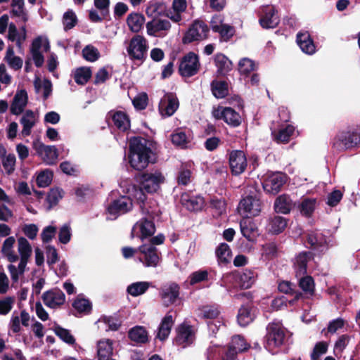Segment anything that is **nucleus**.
Wrapping results in <instances>:
<instances>
[{
  "label": "nucleus",
  "instance_id": "nucleus-11",
  "mask_svg": "<svg viewBox=\"0 0 360 360\" xmlns=\"http://www.w3.org/2000/svg\"><path fill=\"white\" fill-rule=\"evenodd\" d=\"M146 39L141 35H134L129 41L127 51L131 60L143 61L147 56Z\"/></svg>",
  "mask_w": 360,
  "mask_h": 360
},
{
  "label": "nucleus",
  "instance_id": "nucleus-63",
  "mask_svg": "<svg viewBox=\"0 0 360 360\" xmlns=\"http://www.w3.org/2000/svg\"><path fill=\"white\" fill-rule=\"evenodd\" d=\"M328 347V344L325 341L316 342L311 354V359L319 360L321 355L327 352Z\"/></svg>",
  "mask_w": 360,
  "mask_h": 360
},
{
  "label": "nucleus",
  "instance_id": "nucleus-49",
  "mask_svg": "<svg viewBox=\"0 0 360 360\" xmlns=\"http://www.w3.org/2000/svg\"><path fill=\"white\" fill-rule=\"evenodd\" d=\"M150 286L149 283L141 281L133 283L127 287V292L134 296L136 297L145 293Z\"/></svg>",
  "mask_w": 360,
  "mask_h": 360
},
{
  "label": "nucleus",
  "instance_id": "nucleus-29",
  "mask_svg": "<svg viewBox=\"0 0 360 360\" xmlns=\"http://www.w3.org/2000/svg\"><path fill=\"white\" fill-rule=\"evenodd\" d=\"M214 63L217 68V74L221 76H225L233 68L232 62L226 56L221 53H217L214 56Z\"/></svg>",
  "mask_w": 360,
  "mask_h": 360
},
{
  "label": "nucleus",
  "instance_id": "nucleus-22",
  "mask_svg": "<svg viewBox=\"0 0 360 360\" xmlns=\"http://www.w3.org/2000/svg\"><path fill=\"white\" fill-rule=\"evenodd\" d=\"M296 286L290 281H281L279 283L278 289L281 292L293 296L291 300H288V303L290 306H293L300 300H304L306 297L304 295L297 290Z\"/></svg>",
  "mask_w": 360,
  "mask_h": 360
},
{
  "label": "nucleus",
  "instance_id": "nucleus-57",
  "mask_svg": "<svg viewBox=\"0 0 360 360\" xmlns=\"http://www.w3.org/2000/svg\"><path fill=\"white\" fill-rule=\"evenodd\" d=\"M219 310L214 306H203L200 309L198 316L203 319H214L219 316Z\"/></svg>",
  "mask_w": 360,
  "mask_h": 360
},
{
  "label": "nucleus",
  "instance_id": "nucleus-53",
  "mask_svg": "<svg viewBox=\"0 0 360 360\" xmlns=\"http://www.w3.org/2000/svg\"><path fill=\"white\" fill-rule=\"evenodd\" d=\"M72 307L79 312L89 314L92 309L90 301L85 298L77 297L72 303Z\"/></svg>",
  "mask_w": 360,
  "mask_h": 360
},
{
  "label": "nucleus",
  "instance_id": "nucleus-48",
  "mask_svg": "<svg viewBox=\"0 0 360 360\" xmlns=\"http://www.w3.org/2000/svg\"><path fill=\"white\" fill-rule=\"evenodd\" d=\"M192 172L188 168L187 165H181L176 176L178 185L187 186L191 181Z\"/></svg>",
  "mask_w": 360,
  "mask_h": 360
},
{
  "label": "nucleus",
  "instance_id": "nucleus-12",
  "mask_svg": "<svg viewBox=\"0 0 360 360\" xmlns=\"http://www.w3.org/2000/svg\"><path fill=\"white\" fill-rule=\"evenodd\" d=\"M200 67L198 56L191 51L181 58L179 66V73L181 77H191L198 72Z\"/></svg>",
  "mask_w": 360,
  "mask_h": 360
},
{
  "label": "nucleus",
  "instance_id": "nucleus-7",
  "mask_svg": "<svg viewBox=\"0 0 360 360\" xmlns=\"http://www.w3.org/2000/svg\"><path fill=\"white\" fill-rule=\"evenodd\" d=\"M165 181L164 175L159 171L154 173L144 172L141 175L139 186L134 187V193L141 191L145 194L154 193L160 188V185Z\"/></svg>",
  "mask_w": 360,
  "mask_h": 360
},
{
  "label": "nucleus",
  "instance_id": "nucleus-56",
  "mask_svg": "<svg viewBox=\"0 0 360 360\" xmlns=\"http://www.w3.org/2000/svg\"><path fill=\"white\" fill-rule=\"evenodd\" d=\"M349 340L350 337L347 334L342 335L338 338L335 343L333 349V353L335 356H341L344 349L349 344Z\"/></svg>",
  "mask_w": 360,
  "mask_h": 360
},
{
  "label": "nucleus",
  "instance_id": "nucleus-27",
  "mask_svg": "<svg viewBox=\"0 0 360 360\" xmlns=\"http://www.w3.org/2000/svg\"><path fill=\"white\" fill-rule=\"evenodd\" d=\"M174 325L172 315L168 312L162 319L156 335V338L160 341L167 340L171 333L172 328Z\"/></svg>",
  "mask_w": 360,
  "mask_h": 360
},
{
  "label": "nucleus",
  "instance_id": "nucleus-58",
  "mask_svg": "<svg viewBox=\"0 0 360 360\" xmlns=\"http://www.w3.org/2000/svg\"><path fill=\"white\" fill-rule=\"evenodd\" d=\"M77 18L75 12L68 10L63 14V24L65 31L72 29L77 23Z\"/></svg>",
  "mask_w": 360,
  "mask_h": 360
},
{
  "label": "nucleus",
  "instance_id": "nucleus-51",
  "mask_svg": "<svg viewBox=\"0 0 360 360\" xmlns=\"http://www.w3.org/2000/svg\"><path fill=\"white\" fill-rule=\"evenodd\" d=\"M299 286L306 293L313 295L314 294V281L311 276L304 275V276H298Z\"/></svg>",
  "mask_w": 360,
  "mask_h": 360
},
{
  "label": "nucleus",
  "instance_id": "nucleus-8",
  "mask_svg": "<svg viewBox=\"0 0 360 360\" xmlns=\"http://www.w3.org/2000/svg\"><path fill=\"white\" fill-rule=\"evenodd\" d=\"M210 28L202 20H195L189 26L182 37L184 44H189L194 41H200L207 39Z\"/></svg>",
  "mask_w": 360,
  "mask_h": 360
},
{
  "label": "nucleus",
  "instance_id": "nucleus-5",
  "mask_svg": "<svg viewBox=\"0 0 360 360\" xmlns=\"http://www.w3.org/2000/svg\"><path fill=\"white\" fill-rule=\"evenodd\" d=\"M235 297L243 301V304L238 309L237 321L240 326L245 327L255 319L257 308L254 306L253 296L250 292L236 294Z\"/></svg>",
  "mask_w": 360,
  "mask_h": 360
},
{
  "label": "nucleus",
  "instance_id": "nucleus-33",
  "mask_svg": "<svg viewBox=\"0 0 360 360\" xmlns=\"http://www.w3.org/2000/svg\"><path fill=\"white\" fill-rule=\"evenodd\" d=\"M310 252H302L295 257L294 268L296 277L304 276L307 273V264L309 259Z\"/></svg>",
  "mask_w": 360,
  "mask_h": 360
},
{
  "label": "nucleus",
  "instance_id": "nucleus-39",
  "mask_svg": "<svg viewBox=\"0 0 360 360\" xmlns=\"http://www.w3.org/2000/svg\"><path fill=\"white\" fill-rule=\"evenodd\" d=\"M316 204L315 198H304L297 205V209L302 216L309 218L315 210Z\"/></svg>",
  "mask_w": 360,
  "mask_h": 360
},
{
  "label": "nucleus",
  "instance_id": "nucleus-45",
  "mask_svg": "<svg viewBox=\"0 0 360 360\" xmlns=\"http://www.w3.org/2000/svg\"><path fill=\"white\" fill-rule=\"evenodd\" d=\"M212 31L220 34L224 41H229L235 33L234 27L227 24L212 25Z\"/></svg>",
  "mask_w": 360,
  "mask_h": 360
},
{
  "label": "nucleus",
  "instance_id": "nucleus-37",
  "mask_svg": "<svg viewBox=\"0 0 360 360\" xmlns=\"http://www.w3.org/2000/svg\"><path fill=\"white\" fill-rule=\"evenodd\" d=\"M257 277V274L254 269H245L243 272L240 274L239 281L240 286L243 289H248L252 287L255 283Z\"/></svg>",
  "mask_w": 360,
  "mask_h": 360
},
{
  "label": "nucleus",
  "instance_id": "nucleus-34",
  "mask_svg": "<svg viewBox=\"0 0 360 360\" xmlns=\"http://www.w3.org/2000/svg\"><path fill=\"white\" fill-rule=\"evenodd\" d=\"M288 219L281 216H274L269 220L268 231L272 234H279L286 228Z\"/></svg>",
  "mask_w": 360,
  "mask_h": 360
},
{
  "label": "nucleus",
  "instance_id": "nucleus-23",
  "mask_svg": "<svg viewBox=\"0 0 360 360\" xmlns=\"http://www.w3.org/2000/svg\"><path fill=\"white\" fill-rule=\"evenodd\" d=\"M296 207L295 202L288 194H282L278 195L274 204V209L276 213L287 214Z\"/></svg>",
  "mask_w": 360,
  "mask_h": 360
},
{
  "label": "nucleus",
  "instance_id": "nucleus-52",
  "mask_svg": "<svg viewBox=\"0 0 360 360\" xmlns=\"http://www.w3.org/2000/svg\"><path fill=\"white\" fill-rule=\"evenodd\" d=\"M41 156L44 162L49 165H55L58 157V149L55 146H48Z\"/></svg>",
  "mask_w": 360,
  "mask_h": 360
},
{
  "label": "nucleus",
  "instance_id": "nucleus-41",
  "mask_svg": "<svg viewBox=\"0 0 360 360\" xmlns=\"http://www.w3.org/2000/svg\"><path fill=\"white\" fill-rule=\"evenodd\" d=\"M227 346L235 350L238 354L246 352L250 347V344L245 341L244 337L240 335L233 336Z\"/></svg>",
  "mask_w": 360,
  "mask_h": 360
},
{
  "label": "nucleus",
  "instance_id": "nucleus-6",
  "mask_svg": "<svg viewBox=\"0 0 360 360\" xmlns=\"http://www.w3.org/2000/svg\"><path fill=\"white\" fill-rule=\"evenodd\" d=\"M134 198L139 206L140 211L145 218L159 219L162 214L160 207L156 200L148 198L141 191L134 193Z\"/></svg>",
  "mask_w": 360,
  "mask_h": 360
},
{
  "label": "nucleus",
  "instance_id": "nucleus-64",
  "mask_svg": "<svg viewBox=\"0 0 360 360\" xmlns=\"http://www.w3.org/2000/svg\"><path fill=\"white\" fill-rule=\"evenodd\" d=\"M210 203V207L214 210V216L219 217L226 212V204L224 200L214 198Z\"/></svg>",
  "mask_w": 360,
  "mask_h": 360
},
{
  "label": "nucleus",
  "instance_id": "nucleus-3",
  "mask_svg": "<svg viewBox=\"0 0 360 360\" xmlns=\"http://www.w3.org/2000/svg\"><path fill=\"white\" fill-rule=\"evenodd\" d=\"M360 146V126H349L339 131L332 140V147L338 150H346Z\"/></svg>",
  "mask_w": 360,
  "mask_h": 360
},
{
  "label": "nucleus",
  "instance_id": "nucleus-32",
  "mask_svg": "<svg viewBox=\"0 0 360 360\" xmlns=\"http://www.w3.org/2000/svg\"><path fill=\"white\" fill-rule=\"evenodd\" d=\"M128 338L136 344H146L148 342V333L145 327L136 326L128 332Z\"/></svg>",
  "mask_w": 360,
  "mask_h": 360
},
{
  "label": "nucleus",
  "instance_id": "nucleus-17",
  "mask_svg": "<svg viewBox=\"0 0 360 360\" xmlns=\"http://www.w3.org/2000/svg\"><path fill=\"white\" fill-rule=\"evenodd\" d=\"M139 252L143 255L139 260L143 263L146 266H157L159 262L158 250L155 246L143 244L139 247Z\"/></svg>",
  "mask_w": 360,
  "mask_h": 360
},
{
  "label": "nucleus",
  "instance_id": "nucleus-46",
  "mask_svg": "<svg viewBox=\"0 0 360 360\" xmlns=\"http://www.w3.org/2000/svg\"><path fill=\"white\" fill-rule=\"evenodd\" d=\"M216 255L219 262L227 264L230 262L231 250L226 243H221L216 249Z\"/></svg>",
  "mask_w": 360,
  "mask_h": 360
},
{
  "label": "nucleus",
  "instance_id": "nucleus-55",
  "mask_svg": "<svg viewBox=\"0 0 360 360\" xmlns=\"http://www.w3.org/2000/svg\"><path fill=\"white\" fill-rule=\"evenodd\" d=\"M18 243L20 258L29 259L32 255V247L28 240L24 237H20L18 239Z\"/></svg>",
  "mask_w": 360,
  "mask_h": 360
},
{
  "label": "nucleus",
  "instance_id": "nucleus-62",
  "mask_svg": "<svg viewBox=\"0 0 360 360\" xmlns=\"http://www.w3.org/2000/svg\"><path fill=\"white\" fill-rule=\"evenodd\" d=\"M171 141L173 144L181 148L186 147L188 143V137L186 133L183 131L178 130L171 134Z\"/></svg>",
  "mask_w": 360,
  "mask_h": 360
},
{
  "label": "nucleus",
  "instance_id": "nucleus-44",
  "mask_svg": "<svg viewBox=\"0 0 360 360\" xmlns=\"http://www.w3.org/2000/svg\"><path fill=\"white\" fill-rule=\"evenodd\" d=\"M92 76V72L89 67H80L77 68L74 75L75 82L77 84L84 85Z\"/></svg>",
  "mask_w": 360,
  "mask_h": 360
},
{
  "label": "nucleus",
  "instance_id": "nucleus-59",
  "mask_svg": "<svg viewBox=\"0 0 360 360\" xmlns=\"http://www.w3.org/2000/svg\"><path fill=\"white\" fill-rule=\"evenodd\" d=\"M62 190L58 188H51L46 195V201L49 203L48 210H50L53 206L56 205L60 198Z\"/></svg>",
  "mask_w": 360,
  "mask_h": 360
},
{
  "label": "nucleus",
  "instance_id": "nucleus-10",
  "mask_svg": "<svg viewBox=\"0 0 360 360\" xmlns=\"http://www.w3.org/2000/svg\"><path fill=\"white\" fill-rule=\"evenodd\" d=\"M307 248L318 255H323L328 250L327 236L318 229L308 231L305 235Z\"/></svg>",
  "mask_w": 360,
  "mask_h": 360
},
{
  "label": "nucleus",
  "instance_id": "nucleus-36",
  "mask_svg": "<svg viewBox=\"0 0 360 360\" xmlns=\"http://www.w3.org/2000/svg\"><path fill=\"white\" fill-rule=\"evenodd\" d=\"M171 27V23L168 20H158L148 22L146 23L147 33L148 35L154 36L155 33L162 31L169 30Z\"/></svg>",
  "mask_w": 360,
  "mask_h": 360
},
{
  "label": "nucleus",
  "instance_id": "nucleus-30",
  "mask_svg": "<svg viewBox=\"0 0 360 360\" xmlns=\"http://www.w3.org/2000/svg\"><path fill=\"white\" fill-rule=\"evenodd\" d=\"M297 43L304 53L309 55L315 53L316 46L309 32L298 33Z\"/></svg>",
  "mask_w": 360,
  "mask_h": 360
},
{
  "label": "nucleus",
  "instance_id": "nucleus-21",
  "mask_svg": "<svg viewBox=\"0 0 360 360\" xmlns=\"http://www.w3.org/2000/svg\"><path fill=\"white\" fill-rule=\"evenodd\" d=\"M276 13L277 11L274 6H266L264 9V15L259 18L260 25L264 29L277 27L280 20Z\"/></svg>",
  "mask_w": 360,
  "mask_h": 360
},
{
  "label": "nucleus",
  "instance_id": "nucleus-4",
  "mask_svg": "<svg viewBox=\"0 0 360 360\" xmlns=\"http://www.w3.org/2000/svg\"><path fill=\"white\" fill-rule=\"evenodd\" d=\"M266 330L264 346L269 352L276 354L286 341L285 330L281 323L271 322L266 326Z\"/></svg>",
  "mask_w": 360,
  "mask_h": 360
},
{
  "label": "nucleus",
  "instance_id": "nucleus-61",
  "mask_svg": "<svg viewBox=\"0 0 360 360\" xmlns=\"http://www.w3.org/2000/svg\"><path fill=\"white\" fill-rule=\"evenodd\" d=\"M255 64L253 60L243 58L238 63V71L241 75H248L255 70Z\"/></svg>",
  "mask_w": 360,
  "mask_h": 360
},
{
  "label": "nucleus",
  "instance_id": "nucleus-13",
  "mask_svg": "<svg viewBox=\"0 0 360 360\" xmlns=\"http://www.w3.org/2000/svg\"><path fill=\"white\" fill-rule=\"evenodd\" d=\"M132 209L133 201L131 198L127 195H122L109 203L107 207V212L115 219L120 215L130 212Z\"/></svg>",
  "mask_w": 360,
  "mask_h": 360
},
{
  "label": "nucleus",
  "instance_id": "nucleus-54",
  "mask_svg": "<svg viewBox=\"0 0 360 360\" xmlns=\"http://www.w3.org/2000/svg\"><path fill=\"white\" fill-rule=\"evenodd\" d=\"M53 173L50 169L41 171L37 176L36 181L39 188H44L49 186L53 179Z\"/></svg>",
  "mask_w": 360,
  "mask_h": 360
},
{
  "label": "nucleus",
  "instance_id": "nucleus-50",
  "mask_svg": "<svg viewBox=\"0 0 360 360\" xmlns=\"http://www.w3.org/2000/svg\"><path fill=\"white\" fill-rule=\"evenodd\" d=\"M55 334L65 343L72 345L75 343V338L70 333V330L61 327L59 325H56L53 328Z\"/></svg>",
  "mask_w": 360,
  "mask_h": 360
},
{
  "label": "nucleus",
  "instance_id": "nucleus-42",
  "mask_svg": "<svg viewBox=\"0 0 360 360\" xmlns=\"http://www.w3.org/2000/svg\"><path fill=\"white\" fill-rule=\"evenodd\" d=\"M294 133V127L290 124L280 129L278 131H273L274 140L278 143H286L290 141L291 136Z\"/></svg>",
  "mask_w": 360,
  "mask_h": 360
},
{
  "label": "nucleus",
  "instance_id": "nucleus-35",
  "mask_svg": "<svg viewBox=\"0 0 360 360\" xmlns=\"http://www.w3.org/2000/svg\"><path fill=\"white\" fill-rule=\"evenodd\" d=\"M221 117L230 127H237L241 124L240 114L231 107H225L222 109Z\"/></svg>",
  "mask_w": 360,
  "mask_h": 360
},
{
  "label": "nucleus",
  "instance_id": "nucleus-16",
  "mask_svg": "<svg viewBox=\"0 0 360 360\" xmlns=\"http://www.w3.org/2000/svg\"><path fill=\"white\" fill-rule=\"evenodd\" d=\"M41 298L44 304L51 309L59 307L65 302L64 292L58 288H54L44 292Z\"/></svg>",
  "mask_w": 360,
  "mask_h": 360
},
{
  "label": "nucleus",
  "instance_id": "nucleus-24",
  "mask_svg": "<svg viewBox=\"0 0 360 360\" xmlns=\"http://www.w3.org/2000/svg\"><path fill=\"white\" fill-rule=\"evenodd\" d=\"M28 102V96L25 89L18 91L13 97L10 110L11 114L18 115L21 114Z\"/></svg>",
  "mask_w": 360,
  "mask_h": 360
},
{
  "label": "nucleus",
  "instance_id": "nucleus-9",
  "mask_svg": "<svg viewBox=\"0 0 360 360\" xmlns=\"http://www.w3.org/2000/svg\"><path fill=\"white\" fill-rule=\"evenodd\" d=\"M288 176L283 172H268L262 177V187L266 193L276 195L287 182Z\"/></svg>",
  "mask_w": 360,
  "mask_h": 360
},
{
  "label": "nucleus",
  "instance_id": "nucleus-1",
  "mask_svg": "<svg viewBox=\"0 0 360 360\" xmlns=\"http://www.w3.org/2000/svg\"><path fill=\"white\" fill-rule=\"evenodd\" d=\"M157 143L141 136H133L129 143V162L137 170L145 169L150 164L158 160Z\"/></svg>",
  "mask_w": 360,
  "mask_h": 360
},
{
  "label": "nucleus",
  "instance_id": "nucleus-31",
  "mask_svg": "<svg viewBox=\"0 0 360 360\" xmlns=\"http://www.w3.org/2000/svg\"><path fill=\"white\" fill-rule=\"evenodd\" d=\"M146 13L148 16L153 18L162 15L168 16L166 4L158 0H151L148 2Z\"/></svg>",
  "mask_w": 360,
  "mask_h": 360
},
{
  "label": "nucleus",
  "instance_id": "nucleus-28",
  "mask_svg": "<svg viewBox=\"0 0 360 360\" xmlns=\"http://www.w3.org/2000/svg\"><path fill=\"white\" fill-rule=\"evenodd\" d=\"M180 287L176 283H172L165 288H163L161 292V297L164 304L168 307L175 302L179 296Z\"/></svg>",
  "mask_w": 360,
  "mask_h": 360
},
{
  "label": "nucleus",
  "instance_id": "nucleus-38",
  "mask_svg": "<svg viewBox=\"0 0 360 360\" xmlns=\"http://www.w3.org/2000/svg\"><path fill=\"white\" fill-rule=\"evenodd\" d=\"M145 22V17L139 13H131L127 18V23L129 30L135 33L139 32Z\"/></svg>",
  "mask_w": 360,
  "mask_h": 360
},
{
  "label": "nucleus",
  "instance_id": "nucleus-60",
  "mask_svg": "<svg viewBox=\"0 0 360 360\" xmlns=\"http://www.w3.org/2000/svg\"><path fill=\"white\" fill-rule=\"evenodd\" d=\"M82 56L86 60L94 62L100 57V53L94 46L87 45L82 50Z\"/></svg>",
  "mask_w": 360,
  "mask_h": 360
},
{
  "label": "nucleus",
  "instance_id": "nucleus-14",
  "mask_svg": "<svg viewBox=\"0 0 360 360\" xmlns=\"http://www.w3.org/2000/svg\"><path fill=\"white\" fill-rule=\"evenodd\" d=\"M229 164L231 172L233 176L243 173L248 166L245 153L240 150H234L229 154Z\"/></svg>",
  "mask_w": 360,
  "mask_h": 360
},
{
  "label": "nucleus",
  "instance_id": "nucleus-19",
  "mask_svg": "<svg viewBox=\"0 0 360 360\" xmlns=\"http://www.w3.org/2000/svg\"><path fill=\"white\" fill-rule=\"evenodd\" d=\"M180 200L182 206L191 212L200 211L205 204L203 197L191 195L188 193H182Z\"/></svg>",
  "mask_w": 360,
  "mask_h": 360
},
{
  "label": "nucleus",
  "instance_id": "nucleus-15",
  "mask_svg": "<svg viewBox=\"0 0 360 360\" xmlns=\"http://www.w3.org/2000/svg\"><path fill=\"white\" fill-rule=\"evenodd\" d=\"M179 105L176 96L173 93H167L159 103V111L164 117H170L176 111Z\"/></svg>",
  "mask_w": 360,
  "mask_h": 360
},
{
  "label": "nucleus",
  "instance_id": "nucleus-18",
  "mask_svg": "<svg viewBox=\"0 0 360 360\" xmlns=\"http://www.w3.org/2000/svg\"><path fill=\"white\" fill-rule=\"evenodd\" d=\"M176 333V336L174 338V342L176 345L184 348L193 343L195 336L191 326L181 324Z\"/></svg>",
  "mask_w": 360,
  "mask_h": 360
},
{
  "label": "nucleus",
  "instance_id": "nucleus-47",
  "mask_svg": "<svg viewBox=\"0 0 360 360\" xmlns=\"http://www.w3.org/2000/svg\"><path fill=\"white\" fill-rule=\"evenodd\" d=\"M112 354V343L109 340L107 341H99L98 343L97 356L98 360L109 359V356Z\"/></svg>",
  "mask_w": 360,
  "mask_h": 360
},
{
  "label": "nucleus",
  "instance_id": "nucleus-2",
  "mask_svg": "<svg viewBox=\"0 0 360 360\" xmlns=\"http://www.w3.org/2000/svg\"><path fill=\"white\" fill-rule=\"evenodd\" d=\"M246 195L240 200L238 210L248 218L259 216L262 209V192L257 184L248 186Z\"/></svg>",
  "mask_w": 360,
  "mask_h": 360
},
{
  "label": "nucleus",
  "instance_id": "nucleus-25",
  "mask_svg": "<svg viewBox=\"0 0 360 360\" xmlns=\"http://www.w3.org/2000/svg\"><path fill=\"white\" fill-rule=\"evenodd\" d=\"M240 228L242 235L250 242L256 240L258 236V228L251 218L246 217L240 222Z\"/></svg>",
  "mask_w": 360,
  "mask_h": 360
},
{
  "label": "nucleus",
  "instance_id": "nucleus-20",
  "mask_svg": "<svg viewBox=\"0 0 360 360\" xmlns=\"http://www.w3.org/2000/svg\"><path fill=\"white\" fill-rule=\"evenodd\" d=\"M154 219L142 217L133 227V230L138 229L140 232L139 237L143 241L152 237L156 231Z\"/></svg>",
  "mask_w": 360,
  "mask_h": 360
},
{
  "label": "nucleus",
  "instance_id": "nucleus-43",
  "mask_svg": "<svg viewBox=\"0 0 360 360\" xmlns=\"http://www.w3.org/2000/svg\"><path fill=\"white\" fill-rule=\"evenodd\" d=\"M34 112L31 110H26L25 115L20 119V123L22 124V134L27 136L31 134V129L34 125Z\"/></svg>",
  "mask_w": 360,
  "mask_h": 360
},
{
  "label": "nucleus",
  "instance_id": "nucleus-26",
  "mask_svg": "<svg viewBox=\"0 0 360 360\" xmlns=\"http://www.w3.org/2000/svg\"><path fill=\"white\" fill-rule=\"evenodd\" d=\"M114 125L122 131H126L130 128V120L127 114L123 111H110L108 112Z\"/></svg>",
  "mask_w": 360,
  "mask_h": 360
},
{
  "label": "nucleus",
  "instance_id": "nucleus-40",
  "mask_svg": "<svg viewBox=\"0 0 360 360\" xmlns=\"http://www.w3.org/2000/svg\"><path fill=\"white\" fill-rule=\"evenodd\" d=\"M210 86L212 92L217 98H224L229 94V85L226 81L213 80Z\"/></svg>",
  "mask_w": 360,
  "mask_h": 360
}]
</instances>
